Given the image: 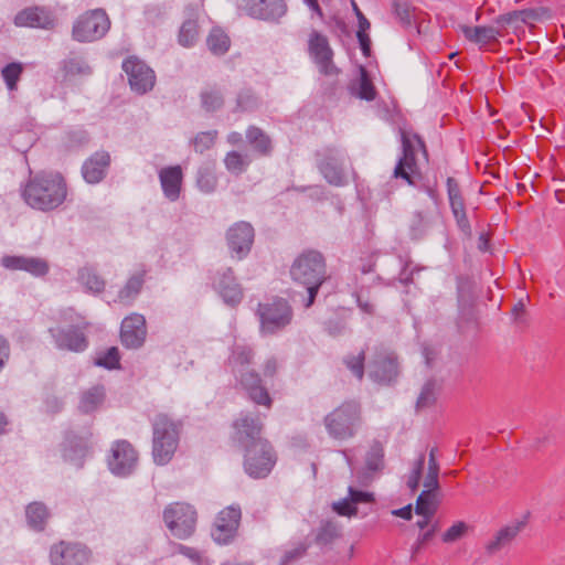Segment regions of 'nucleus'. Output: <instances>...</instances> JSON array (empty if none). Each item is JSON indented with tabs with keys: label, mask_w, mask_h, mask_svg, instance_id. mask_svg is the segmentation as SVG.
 I'll list each match as a JSON object with an SVG mask.
<instances>
[{
	"label": "nucleus",
	"mask_w": 565,
	"mask_h": 565,
	"mask_svg": "<svg viewBox=\"0 0 565 565\" xmlns=\"http://www.w3.org/2000/svg\"><path fill=\"white\" fill-rule=\"evenodd\" d=\"M382 457H383L382 448L379 445L373 446L367 455V458H366L367 468L370 470L379 469L381 466Z\"/></svg>",
	"instance_id": "6e6d98bb"
},
{
	"label": "nucleus",
	"mask_w": 565,
	"mask_h": 565,
	"mask_svg": "<svg viewBox=\"0 0 565 565\" xmlns=\"http://www.w3.org/2000/svg\"><path fill=\"white\" fill-rule=\"evenodd\" d=\"M213 285L226 305L234 307L242 301L243 289L231 268L217 271Z\"/></svg>",
	"instance_id": "aec40b11"
},
{
	"label": "nucleus",
	"mask_w": 565,
	"mask_h": 565,
	"mask_svg": "<svg viewBox=\"0 0 565 565\" xmlns=\"http://www.w3.org/2000/svg\"><path fill=\"white\" fill-rule=\"evenodd\" d=\"M145 270L134 274L126 282V285L118 292V301L125 305H129L139 295L142 285Z\"/></svg>",
	"instance_id": "c756f323"
},
{
	"label": "nucleus",
	"mask_w": 565,
	"mask_h": 565,
	"mask_svg": "<svg viewBox=\"0 0 565 565\" xmlns=\"http://www.w3.org/2000/svg\"><path fill=\"white\" fill-rule=\"evenodd\" d=\"M258 315L262 329L274 333L290 323L292 310L285 299H275L269 303H259Z\"/></svg>",
	"instance_id": "9b49d317"
},
{
	"label": "nucleus",
	"mask_w": 565,
	"mask_h": 565,
	"mask_svg": "<svg viewBox=\"0 0 565 565\" xmlns=\"http://www.w3.org/2000/svg\"><path fill=\"white\" fill-rule=\"evenodd\" d=\"M239 9L248 17L277 23L287 13L285 0H239Z\"/></svg>",
	"instance_id": "f8f14e48"
},
{
	"label": "nucleus",
	"mask_w": 565,
	"mask_h": 565,
	"mask_svg": "<svg viewBox=\"0 0 565 565\" xmlns=\"http://www.w3.org/2000/svg\"><path fill=\"white\" fill-rule=\"evenodd\" d=\"M105 391L102 386H94L83 392L78 403L82 413H90L97 409L104 402Z\"/></svg>",
	"instance_id": "7c9ffc66"
},
{
	"label": "nucleus",
	"mask_w": 565,
	"mask_h": 565,
	"mask_svg": "<svg viewBox=\"0 0 565 565\" xmlns=\"http://www.w3.org/2000/svg\"><path fill=\"white\" fill-rule=\"evenodd\" d=\"M163 521L173 536L185 540L195 531L196 512L190 504L172 503L164 509Z\"/></svg>",
	"instance_id": "9d476101"
},
{
	"label": "nucleus",
	"mask_w": 565,
	"mask_h": 565,
	"mask_svg": "<svg viewBox=\"0 0 565 565\" xmlns=\"http://www.w3.org/2000/svg\"><path fill=\"white\" fill-rule=\"evenodd\" d=\"M122 68L128 76L131 89L136 93L145 94L154 86V72L145 62L129 57L124 61Z\"/></svg>",
	"instance_id": "dca6fc26"
},
{
	"label": "nucleus",
	"mask_w": 565,
	"mask_h": 565,
	"mask_svg": "<svg viewBox=\"0 0 565 565\" xmlns=\"http://www.w3.org/2000/svg\"><path fill=\"white\" fill-rule=\"evenodd\" d=\"M344 363L358 380H362L364 375V351H361L358 355L347 356Z\"/></svg>",
	"instance_id": "3c124183"
},
{
	"label": "nucleus",
	"mask_w": 565,
	"mask_h": 565,
	"mask_svg": "<svg viewBox=\"0 0 565 565\" xmlns=\"http://www.w3.org/2000/svg\"><path fill=\"white\" fill-rule=\"evenodd\" d=\"M206 43L209 50L215 55H223L230 47L228 36L218 29H215L210 33Z\"/></svg>",
	"instance_id": "ea45409f"
},
{
	"label": "nucleus",
	"mask_w": 565,
	"mask_h": 565,
	"mask_svg": "<svg viewBox=\"0 0 565 565\" xmlns=\"http://www.w3.org/2000/svg\"><path fill=\"white\" fill-rule=\"evenodd\" d=\"M242 511L239 505L223 509L215 518L211 535L218 544H228L236 535Z\"/></svg>",
	"instance_id": "4468645a"
},
{
	"label": "nucleus",
	"mask_w": 565,
	"mask_h": 565,
	"mask_svg": "<svg viewBox=\"0 0 565 565\" xmlns=\"http://www.w3.org/2000/svg\"><path fill=\"white\" fill-rule=\"evenodd\" d=\"M64 71L70 75H87L92 72L89 65L81 57L66 60Z\"/></svg>",
	"instance_id": "09e8293b"
},
{
	"label": "nucleus",
	"mask_w": 565,
	"mask_h": 565,
	"mask_svg": "<svg viewBox=\"0 0 565 565\" xmlns=\"http://www.w3.org/2000/svg\"><path fill=\"white\" fill-rule=\"evenodd\" d=\"M435 531H436V527H435V526H433L430 530L426 531L425 533H422V534L418 536V539H417L416 543H415V544L413 545V547H412L413 555H414V554H416V553H418V552H419V550L422 548V546H423L425 543H427L429 540H431V537H433V535H434Z\"/></svg>",
	"instance_id": "680f3d73"
},
{
	"label": "nucleus",
	"mask_w": 565,
	"mask_h": 565,
	"mask_svg": "<svg viewBox=\"0 0 565 565\" xmlns=\"http://www.w3.org/2000/svg\"><path fill=\"white\" fill-rule=\"evenodd\" d=\"M199 36V25L195 20H186L180 28L179 32V43L189 47L192 46Z\"/></svg>",
	"instance_id": "79ce46f5"
},
{
	"label": "nucleus",
	"mask_w": 565,
	"mask_h": 565,
	"mask_svg": "<svg viewBox=\"0 0 565 565\" xmlns=\"http://www.w3.org/2000/svg\"><path fill=\"white\" fill-rule=\"evenodd\" d=\"M358 96L366 100H373L375 98L374 86L364 70L361 71Z\"/></svg>",
	"instance_id": "864d4df0"
},
{
	"label": "nucleus",
	"mask_w": 565,
	"mask_h": 565,
	"mask_svg": "<svg viewBox=\"0 0 565 565\" xmlns=\"http://www.w3.org/2000/svg\"><path fill=\"white\" fill-rule=\"evenodd\" d=\"M394 13L404 28L413 25L415 9L406 0H395L393 2Z\"/></svg>",
	"instance_id": "37998d69"
},
{
	"label": "nucleus",
	"mask_w": 565,
	"mask_h": 565,
	"mask_svg": "<svg viewBox=\"0 0 565 565\" xmlns=\"http://www.w3.org/2000/svg\"><path fill=\"white\" fill-rule=\"evenodd\" d=\"M308 51L322 74L331 75L335 73V66L332 62L333 52L327 36L318 31H312L308 39Z\"/></svg>",
	"instance_id": "f3484780"
},
{
	"label": "nucleus",
	"mask_w": 565,
	"mask_h": 565,
	"mask_svg": "<svg viewBox=\"0 0 565 565\" xmlns=\"http://www.w3.org/2000/svg\"><path fill=\"white\" fill-rule=\"evenodd\" d=\"M469 525L463 521L454 523L444 534L443 542L454 543L463 537L468 532Z\"/></svg>",
	"instance_id": "8fccbe9b"
},
{
	"label": "nucleus",
	"mask_w": 565,
	"mask_h": 565,
	"mask_svg": "<svg viewBox=\"0 0 565 565\" xmlns=\"http://www.w3.org/2000/svg\"><path fill=\"white\" fill-rule=\"evenodd\" d=\"M429 225L427 216L423 212H416L413 217L412 228L422 234Z\"/></svg>",
	"instance_id": "bf43d9fd"
},
{
	"label": "nucleus",
	"mask_w": 565,
	"mask_h": 565,
	"mask_svg": "<svg viewBox=\"0 0 565 565\" xmlns=\"http://www.w3.org/2000/svg\"><path fill=\"white\" fill-rule=\"evenodd\" d=\"M196 184L202 192L211 193L215 190L217 180L214 172L205 167L199 170Z\"/></svg>",
	"instance_id": "a18cd8bd"
},
{
	"label": "nucleus",
	"mask_w": 565,
	"mask_h": 565,
	"mask_svg": "<svg viewBox=\"0 0 565 565\" xmlns=\"http://www.w3.org/2000/svg\"><path fill=\"white\" fill-rule=\"evenodd\" d=\"M217 132L215 130L212 131H202L198 134L193 139V147L196 152L203 153L213 147Z\"/></svg>",
	"instance_id": "de8ad7c7"
},
{
	"label": "nucleus",
	"mask_w": 565,
	"mask_h": 565,
	"mask_svg": "<svg viewBox=\"0 0 565 565\" xmlns=\"http://www.w3.org/2000/svg\"><path fill=\"white\" fill-rule=\"evenodd\" d=\"M110 164V156L107 151H97L92 154L82 167V174L90 184L99 183L106 175Z\"/></svg>",
	"instance_id": "393cba45"
},
{
	"label": "nucleus",
	"mask_w": 565,
	"mask_h": 565,
	"mask_svg": "<svg viewBox=\"0 0 565 565\" xmlns=\"http://www.w3.org/2000/svg\"><path fill=\"white\" fill-rule=\"evenodd\" d=\"M138 463V454L127 440H117L110 449L108 467L110 471L119 477L132 473Z\"/></svg>",
	"instance_id": "ddd939ff"
},
{
	"label": "nucleus",
	"mask_w": 565,
	"mask_h": 565,
	"mask_svg": "<svg viewBox=\"0 0 565 565\" xmlns=\"http://www.w3.org/2000/svg\"><path fill=\"white\" fill-rule=\"evenodd\" d=\"M22 72V64L17 62L10 63L2 68L1 74L9 90L17 89V83L19 82Z\"/></svg>",
	"instance_id": "c03bdc74"
},
{
	"label": "nucleus",
	"mask_w": 565,
	"mask_h": 565,
	"mask_svg": "<svg viewBox=\"0 0 565 565\" xmlns=\"http://www.w3.org/2000/svg\"><path fill=\"white\" fill-rule=\"evenodd\" d=\"M147 335L146 319L142 315L132 313L121 322L120 339L129 349L140 348Z\"/></svg>",
	"instance_id": "6ab92c4d"
},
{
	"label": "nucleus",
	"mask_w": 565,
	"mask_h": 565,
	"mask_svg": "<svg viewBox=\"0 0 565 565\" xmlns=\"http://www.w3.org/2000/svg\"><path fill=\"white\" fill-rule=\"evenodd\" d=\"M320 170L329 183L334 185H340L343 183V169L335 158L330 157L322 161L320 163Z\"/></svg>",
	"instance_id": "f704fd0d"
},
{
	"label": "nucleus",
	"mask_w": 565,
	"mask_h": 565,
	"mask_svg": "<svg viewBox=\"0 0 565 565\" xmlns=\"http://www.w3.org/2000/svg\"><path fill=\"white\" fill-rule=\"evenodd\" d=\"M341 535V526L331 520L323 521L320 524L318 533L316 535V541L318 544L327 545L333 542Z\"/></svg>",
	"instance_id": "58836bf2"
},
{
	"label": "nucleus",
	"mask_w": 565,
	"mask_h": 565,
	"mask_svg": "<svg viewBox=\"0 0 565 565\" xmlns=\"http://www.w3.org/2000/svg\"><path fill=\"white\" fill-rule=\"evenodd\" d=\"M119 351L116 347L109 348L105 353L100 354L95 360V364L98 366H104L108 370L118 369L119 367Z\"/></svg>",
	"instance_id": "49530a36"
},
{
	"label": "nucleus",
	"mask_w": 565,
	"mask_h": 565,
	"mask_svg": "<svg viewBox=\"0 0 565 565\" xmlns=\"http://www.w3.org/2000/svg\"><path fill=\"white\" fill-rule=\"evenodd\" d=\"M25 514L28 523L32 529L36 531H42L44 529L45 522L49 518V512L44 504L40 502L29 504Z\"/></svg>",
	"instance_id": "72a5a7b5"
},
{
	"label": "nucleus",
	"mask_w": 565,
	"mask_h": 565,
	"mask_svg": "<svg viewBox=\"0 0 565 565\" xmlns=\"http://www.w3.org/2000/svg\"><path fill=\"white\" fill-rule=\"evenodd\" d=\"M246 138L249 145L262 156H267L271 151V140L265 131L258 127L250 126L246 131Z\"/></svg>",
	"instance_id": "2f4dec72"
},
{
	"label": "nucleus",
	"mask_w": 565,
	"mask_h": 565,
	"mask_svg": "<svg viewBox=\"0 0 565 565\" xmlns=\"http://www.w3.org/2000/svg\"><path fill=\"white\" fill-rule=\"evenodd\" d=\"M438 476H439V468L428 467L427 473L424 479L425 490L437 491L439 489Z\"/></svg>",
	"instance_id": "5fc2aeb1"
},
{
	"label": "nucleus",
	"mask_w": 565,
	"mask_h": 565,
	"mask_svg": "<svg viewBox=\"0 0 565 565\" xmlns=\"http://www.w3.org/2000/svg\"><path fill=\"white\" fill-rule=\"evenodd\" d=\"M412 505L408 504L404 508H401V509H397V510H393L392 511V514L395 515V516H399L402 519H405V520H411L412 519Z\"/></svg>",
	"instance_id": "774afa93"
},
{
	"label": "nucleus",
	"mask_w": 565,
	"mask_h": 565,
	"mask_svg": "<svg viewBox=\"0 0 565 565\" xmlns=\"http://www.w3.org/2000/svg\"><path fill=\"white\" fill-rule=\"evenodd\" d=\"M9 356V345L4 338L0 335V370L3 367Z\"/></svg>",
	"instance_id": "69168bd1"
},
{
	"label": "nucleus",
	"mask_w": 565,
	"mask_h": 565,
	"mask_svg": "<svg viewBox=\"0 0 565 565\" xmlns=\"http://www.w3.org/2000/svg\"><path fill=\"white\" fill-rule=\"evenodd\" d=\"M249 162L250 161L247 156L237 151H230L224 159L226 169L236 175L243 173L247 169Z\"/></svg>",
	"instance_id": "a19ab883"
},
{
	"label": "nucleus",
	"mask_w": 565,
	"mask_h": 565,
	"mask_svg": "<svg viewBox=\"0 0 565 565\" xmlns=\"http://www.w3.org/2000/svg\"><path fill=\"white\" fill-rule=\"evenodd\" d=\"M234 440L244 449V469L253 478H264L276 463L271 445L262 437L263 424L256 417L242 416L234 423Z\"/></svg>",
	"instance_id": "f257e3e1"
},
{
	"label": "nucleus",
	"mask_w": 565,
	"mask_h": 565,
	"mask_svg": "<svg viewBox=\"0 0 565 565\" xmlns=\"http://www.w3.org/2000/svg\"><path fill=\"white\" fill-rule=\"evenodd\" d=\"M373 501V494L366 491L358 490L349 487V494L347 498L333 502L332 509L339 515L353 516L356 515L359 503H369Z\"/></svg>",
	"instance_id": "a878e982"
},
{
	"label": "nucleus",
	"mask_w": 565,
	"mask_h": 565,
	"mask_svg": "<svg viewBox=\"0 0 565 565\" xmlns=\"http://www.w3.org/2000/svg\"><path fill=\"white\" fill-rule=\"evenodd\" d=\"M356 36H358V40H359V43H360V46H361V50L363 52V54L365 56H369L370 55V45H371V40H370V36L367 35L366 32H358L356 33Z\"/></svg>",
	"instance_id": "0e129e2a"
},
{
	"label": "nucleus",
	"mask_w": 565,
	"mask_h": 565,
	"mask_svg": "<svg viewBox=\"0 0 565 565\" xmlns=\"http://www.w3.org/2000/svg\"><path fill=\"white\" fill-rule=\"evenodd\" d=\"M58 324L50 327L49 332L54 344L60 350L83 352L88 347L85 331L88 323L72 308L62 310L57 318Z\"/></svg>",
	"instance_id": "20e7f679"
},
{
	"label": "nucleus",
	"mask_w": 565,
	"mask_h": 565,
	"mask_svg": "<svg viewBox=\"0 0 565 565\" xmlns=\"http://www.w3.org/2000/svg\"><path fill=\"white\" fill-rule=\"evenodd\" d=\"M447 191L451 212L456 218L459 230L467 236L471 235V226L466 214L463 199L460 194L458 183L452 178L447 179Z\"/></svg>",
	"instance_id": "b1692460"
},
{
	"label": "nucleus",
	"mask_w": 565,
	"mask_h": 565,
	"mask_svg": "<svg viewBox=\"0 0 565 565\" xmlns=\"http://www.w3.org/2000/svg\"><path fill=\"white\" fill-rule=\"evenodd\" d=\"M163 193L170 201H177L180 196L182 184V170L180 166L163 168L159 172Z\"/></svg>",
	"instance_id": "bb28decb"
},
{
	"label": "nucleus",
	"mask_w": 565,
	"mask_h": 565,
	"mask_svg": "<svg viewBox=\"0 0 565 565\" xmlns=\"http://www.w3.org/2000/svg\"><path fill=\"white\" fill-rule=\"evenodd\" d=\"M226 239L231 252L237 259L244 258L254 242V228L247 222H237L228 228Z\"/></svg>",
	"instance_id": "a211bd4d"
},
{
	"label": "nucleus",
	"mask_w": 565,
	"mask_h": 565,
	"mask_svg": "<svg viewBox=\"0 0 565 565\" xmlns=\"http://www.w3.org/2000/svg\"><path fill=\"white\" fill-rule=\"evenodd\" d=\"M90 553L79 543L61 541L50 550L51 565H87Z\"/></svg>",
	"instance_id": "2eb2a0df"
},
{
	"label": "nucleus",
	"mask_w": 565,
	"mask_h": 565,
	"mask_svg": "<svg viewBox=\"0 0 565 565\" xmlns=\"http://www.w3.org/2000/svg\"><path fill=\"white\" fill-rule=\"evenodd\" d=\"M66 194V183L60 173L36 174L23 190L25 202L40 211L56 209L65 201Z\"/></svg>",
	"instance_id": "f03ea898"
},
{
	"label": "nucleus",
	"mask_w": 565,
	"mask_h": 565,
	"mask_svg": "<svg viewBox=\"0 0 565 565\" xmlns=\"http://www.w3.org/2000/svg\"><path fill=\"white\" fill-rule=\"evenodd\" d=\"M545 13V10H533V9H526V10H519L520 14V22L522 23H531L532 21H536L541 18L542 14Z\"/></svg>",
	"instance_id": "052dcab7"
},
{
	"label": "nucleus",
	"mask_w": 565,
	"mask_h": 565,
	"mask_svg": "<svg viewBox=\"0 0 565 565\" xmlns=\"http://www.w3.org/2000/svg\"><path fill=\"white\" fill-rule=\"evenodd\" d=\"M202 108L206 111H216L224 105V95L217 86H206L200 94Z\"/></svg>",
	"instance_id": "473e14b6"
},
{
	"label": "nucleus",
	"mask_w": 565,
	"mask_h": 565,
	"mask_svg": "<svg viewBox=\"0 0 565 565\" xmlns=\"http://www.w3.org/2000/svg\"><path fill=\"white\" fill-rule=\"evenodd\" d=\"M518 21H520L519 10L511 11L495 18L497 28L501 29V31Z\"/></svg>",
	"instance_id": "4d7b16f0"
},
{
	"label": "nucleus",
	"mask_w": 565,
	"mask_h": 565,
	"mask_svg": "<svg viewBox=\"0 0 565 565\" xmlns=\"http://www.w3.org/2000/svg\"><path fill=\"white\" fill-rule=\"evenodd\" d=\"M1 265L9 270H24L32 276L42 277L49 273L50 265L46 259L34 256H3Z\"/></svg>",
	"instance_id": "4be33fe9"
},
{
	"label": "nucleus",
	"mask_w": 565,
	"mask_h": 565,
	"mask_svg": "<svg viewBox=\"0 0 565 565\" xmlns=\"http://www.w3.org/2000/svg\"><path fill=\"white\" fill-rule=\"evenodd\" d=\"M402 156L394 168L393 177L395 179H402L407 184H414V175L418 173V167L416 162V153L420 151L425 159L428 158L427 149L424 140L414 132L402 131Z\"/></svg>",
	"instance_id": "6e6552de"
},
{
	"label": "nucleus",
	"mask_w": 565,
	"mask_h": 565,
	"mask_svg": "<svg viewBox=\"0 0 565 565\" xmlns=\"http://www.w3.org/2000/svg\"><path fill=\"white\" fill-rule=\"evenodd\" d=\"M369 367L370 377L379 383H391L398 375L396 356L392 352L379 353Z\"/></svg>",
	"instance_id": "5701e85b"
},
{
	"label": "nucleus",
	"mask_w": 565,
	"mask_h": 565,
	"mask_svg": "<svg viewBox=\"0 0 565 565\" xmlns=\"http://www.w3.org/2000/svg\"><path fill=\"white\" fill-rule=\"evenodd\" d=\"M524 525L525 521L518 520L502 527L494 537L487 543L486 550L492 554L508 546L522 531Z\"/></svg>",
	"instance_id": "c85d7f7f"
},
{
	"label": "nucleus",
	"mask_w": 565,
	"mask_h": 565,
	"mask_svg": "<svg viewBox=\"0 0 565 565\" xmlns=\"http://www.w3.org/2000/svg\"><path fill=\"white\" fill-rule=\"evenodd\" d=\"M178 551L180 554L184 555L185 557L190 558L191 561L199 563L201 559V555L198 550L193 547H189L185 545H179Z\"/></svg>",
	"instance_id": "e2e57ef3"
},
{
	"label": "nucleus",
	"mask_w": 565,
	"mask_h": 565,
	"mask_svg": "<svg viewBox=\"0 0 565 565\" xmlns=\"http://www.w3.org/2000/svg\"><path fill=\"white\" fill-rule=\"evenodd\" d=\"M424 462H425V455L420 454L418 456L417 460L415 461L412 472L407 479V486L412 491H416L419 487L422 472H423V468H424Z\"/></svg>",
	"instance_id": "603ef678"
},
{
	"label": "nucleus",
	"mask_w": 565,
	"mask_h": 565,
	"mask_svg": "<svg viewBox=\"0 0 565 565\" xmlns=\"http://www.w3.org/2000/svg\"><path fill=\"white\" fill-rule=\"evenodd\" d=\"M181 424L164 414H158L152 420V457L156 463L167 465L173 457L180 436Z\"/></svg>",
	"instance_id": "423d86ee"
},
{
	"label": "nucleus",
	"mask_w": 565,
	"mask_h": 565,
	"mask_svg": "<svg viewBox=\"0 0 565 565\" xmlns=\"http://www.w3.org/2000/svg\"><path fill=\"white\" fill-rule=\"evenodd\" d=\"M439 385L435 380H428L422 387L416 401V408L424 409L430 407L437 401Z\"/></svg>",
	"instance_id": "4c0bfd02"
},
{
	"label": "nucleus",
	"mask_w": 565,
	"mask_h": 565,
	"mask_svg": "<svg viewBox=\"0 0 565 565\" xmlns=\"http://www.w3.org/2000/svg\"><path fill=\"white\" fill-rule=\"evenodd\" d=\"M256 106V99L254 96L246 92L242 93L237 97V108L241 110H250Z\"/></svg>",
	"instance_id": "13d9d810"
},
{
	"label": "nucleus",
	"mask_w": 565,
	"mask_h": 565,
	"mask_svg": "<svg viewBox=\"0 0 565 565\" xmlns=\"http://www.w3.org/2000/svg\"><path fill=\"white\" fill-rule=\"evenodd\" d=\"M79 282L92 292L99 294L105 289V280L93 268H82L78 273Z\"/></svg>",
	"instance_id": "e433bc0d"
},
{
	"label": "nucleus",
	"mask_w": 565,
	"mask_h": 565,
	"mask_svg": "<svg viewBox=\"0 0 565 565\" xmlns=\"http://www.w3.org/2000/svg\"><path fill=\"white\" fill-rule=\"evenodd\" d=\"M14 24L23 28L52 29L55 18L51 10L44 7H30L21 10L14 17Z\"/></svg>",
	"instance_id": "412c9836"
},
{
	"label": "nucleus",
	"mask_w": 565,
	"mask_h": 565,
	"mask_svg": "<svg viewBox=\"0 0 565 565\" xmlns=\"http://www.w3.org/2000/svg\"><path fill=\"white\" fill-rule=\"evenodd\" d=\"M290 275L295 282L306 287L308 297L305 307L309 308L327 279L324 257L317 250L303 252L292 263Z\"/></svg>",
	"instance_id": "7ed1b4c3"
},
{
	"label": "nucleus",
	"mask_w": 565,
	"mask_h": 565,
	"mask_svg": "<svg viewBox=\"0 0 565 565\" xmlns=\"http://www.w3.org/2000/svg\"><path fill=\"white\" fill-rule=\"evenodd\" d=\"M461 32L465 38L472 43H476L480 47H484L488 44L498 40V38L503 35L501 29L497 26H468L461 25Z\"/></svg>",
	"instance_id": "cd10ccee"
},
{
	"label": "nucleus",
	"mask_w": 565,
	"mask_h": 565,
	"mask_svg": "<svg viewBox=\"0 0 565 565\" xmlns=\"http://www.w3.org/2000/svg\"><path fill=\"white\" fill-rule=\"evenodd\" d=\"M437 491L424 490L416 501V513L418 515H434L438 507Z\"/></svg>",
	"instance_id": "c9c22d12"
},
{
	"label": "nucleus",
	"mask_w": 565,
	"mask_h": 565,
	"mask_svg": "<svg viewBox=\"0 0 565 565\" xmlns=\"http://www.w3.org/2000/svg\"><path fill=\"white\" fill-rule=\"evenodd\" d=\"M252 359V349L243 344H237L232 350L227 365L244 390L247 391L250 399L259 405L269 407L271 399L267 390L262 385L259 375L256 372L247 370Z\"/></svg>",
	"instance_id": "39448f33"
},
{
	"label": "nucleus",
	"mask_w": 565,
	"mask_h": 565,
	"mask_svg": "<svg viewBox=\"0 0 565 565\" xmlns=\"http://www.w3.org/2000/svg\"><path fill=\"white\" fill-rule=\"evenodd\" d=\"M110 28V20L102 9L79 15L73 25V38L78 42H93L102 39Z\"/></svg>",
	"instance_id": "1a4fd4ad"
},
{
	"label": "nucleus",
	"mask_w": 565,
	"mask_h": 565,
	"mask_svg": "<svg viewBox=\"0 0 565 565\" xmlns=\"http://www.w3.org/2000/svg\"><path fill=\"white\" fill-rule=\"evenodd\" d=\"M361 420L360 405L345 402L324 417V426L331 438L348 440L356 435Z\"/></svg>",
	"instance_id": "0eeeda50"
},
{
	"label": "nucleus",
	"mask_w": 565,
	"mask_h": 565,
	"mask_svg": "<svg viewBox=\"0 0 565 565\" xmlns=\"http://www.w3.org/2000/svg\"><path fill=\"white\" fill-rule=\"evenodd\" d=\"M277 371V360L274 358L268 359L264 364V374L266 376L275 375Z\"/></svg>",
	"instance_id": "338daca9"
}]
</instances>
